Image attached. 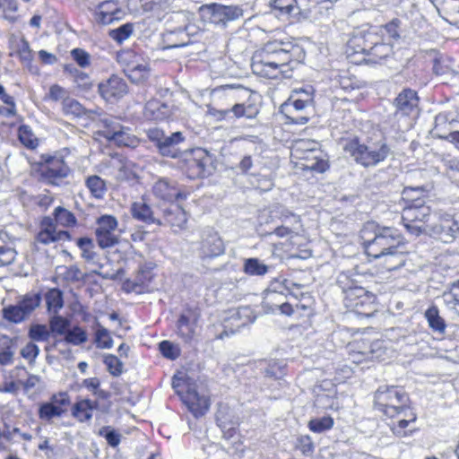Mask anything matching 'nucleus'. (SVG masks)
Segmentation results:
<instances>
[{
	"instance_id": "nucleus-15",
	"label": "nucleus",
	"mask_w": 459,
	"mask_h": 459,
	"mask_svg": "<svg viewBox=\"0 0 459 459\" xmlns=\"http://www.w3.org/2000/svg\"><path fill=\"white\" fill-rule=\"evenodd\" d=\"M100 95L108 102H114L123 98L128 91L125 80L117 75H112L108 80L99 83Z\"/></svg>"
},
{
	"instance_id": "nucleus-52",
	"label": "nucleus",
	"mask_w": 459,
	"mask_h": 459,
	"mask_svg": "<svg viewBox=\"0 0 459 459\" xmlns=\"http://www.w3.org/2000/svg\"><path fill=\"white\" fill-rule=\"evenodd\" d=\"M50 330L46 325H32L29 330V337L33 342H46L50 337Z\"/></svg>"
},
{
	"instance_id": "nucleus-27",
	"label": "nucleus",
	"mask_w": 459,
	"mask_h": 459,
	"mask_svg": "<svg viewBox=\"0 0 459 459\" xmlns=\"http://www.w3.org/2000/svg\"><path fill=\"white\" fill-rule=\"evenodd\" d=\"M131 213L134 219L141 221L146 224H162L160 219L155 218L152 208L143 200L132 204Z\"/></svg>"
},
{
	"instance_id": "nucleus-8",
	"label": "nucleus",
	"mask_w": 459,
	"mask_h": 459,
	"mask_svg": "<svg viewBox=\"0 0 459 459\" xmlns=\"http://www.w3.org/2000/svg\"><path fill=\"white\" fill-rule=\"evenodd\" d=\"M172 387L195 418L204 415L209 410V398L199 394L195 387L186 384V379L174 377Z\"/></svg>"
},
{
	"instance_id": "nucleus-51",
	"label": "nucleus",
	"mask_w": 459,
	"mask_h": 459,
	"mask_svg": "<svg viewBox=\"0 0 459 459\" xmlns=\"http://www.w3.org/2000/svg\"><path fill=\"white\" fill-rule=\"evenodd\" d=\"M65 71L69 72L74 76V81L77 86L82 90H89L92 86V82L86 73L78 70L75 67H65Z\"/></svg>"
},
{
	"instance_id": "nucleus-58",
	"label": "nucleus",
	"mask_w": 459,
	"mask_h": 459,
	"mask_svg": "<svg viewBox=\"0 0 459 459\" xmlns=\"http://www.w3.org/2000/svg\"><path fill=\"white\" fill-rule=\"evenodd\" d=\"M100 435L103 436L112 447L117 446L121 440V435L110 427H103L100 430Z\"/></svg>"
},
{
	"instance_id": "nucleus-33",
	"label": "nucleus",
	"mask_w": 459,
	"mask_h": 459,
	"mask_svg": "<svg viewBox=\"0 0 459 459\" xmlns=\"http://www.w3.org/2000/svg\"><path fill=\"white\" fill-rule=\"evenodd\" d=\"M177 333L186 343H191L195 335V319L187 314L180 315L177 323Z\"/></svg>"
},
{
	"instance_id": "nucleus-57",
	"label": "nucleus",
	"mask_w": 459,
	"mask_h": 459,
	"mask_svg": "<svg viewBox=\"0 0 459 459\" xmlns=\"http://www.w3.org/2000/svg\"><path fill=\"white\" fill-rule=\"evenodd\" d=\"M104 363L111 375L118 377L122 374L123 363L115 355L109 354L105 356Z\"/></svg>"
},
{
	"instance_id": "nucleus-21",
	"label": "nucleus",
	"mask_w": 459,
	"mask_h": 459,
	"mask_svg": "<svg viewBox=\"0 0 459 459\" xmlns=\"http://www.w3.org/2000/svg\"><path fill=\"white\" fill-rule=\"evenodd\" d=\"M55 225L54 219L50 216H45L41 219L39 223V230L36 234L32 243L33 248L39 250V245H49L56 243L55 240Z\"/></svg>"
},
{
	"instance_id": "nucleus-37",
	"label": "nucleus",
	"mask_w": 459,
	"mask_h": 459,
	"mask_svg": "<svg viewBox=\"0 0 459 459\" xmlns=\"http://www.w3.org/2000/svg\"><path fill=\"white\" fill-rule=\"evenodd\" d=\"M447 309L459 315V280L450 285V289L445 291L441 297Z\"/></svg>"
},
{
	"instance_id": "nucleus-28",
	"label": "nucleus",
	"mask_w": 459,
	"mask_h": 459,
	"mask_svg": "<svg viewBox=\"0 0 459 459\" xmlns=\"http://www.w3.org/2000/svg\"><path fill=\"white\" fill-rule=\"evenodd\" d=\"M291 287L300 288L301 285L289 281L286 279L281 280L279 278H275L270 282L266 290V299L269 301H274L278 299V297L280 296H286L287 292L290 293Z\"/></svg>"
},
{
	"instance_id": "nucleus-35",
	"label": "nucleus",
	"mask_w": 459,
	"mask_h": 459,
	"mask_svg": "<svg viewBox=\"0 0 459 459\" xmlns=\"http://www.w3.org/2000/svg\"><path fill=\"white\" fill-rule=\"evenodd\" d=\"M400 248H395L390 252L383 255L379 259H382V265L387 271H394L401 268L405 264V255L404 253Z\"/></svg>"
},
{
	"instance_id": "nucleus-64",
	"label": "nucleus",
	"mask_w": 459,
	"mask_h": 459,
	"mask_svg": "<svg viewBox=\"0 0 459 459\" xmlns=\"http://www.w3.org/2000/svg\"><path fill=\"white\" fill-rule=\"evenodd\" d=\"M39 353V348L34 342L27 343L21 351V355L28 359L33 361Z\"/></svg>"
},
{
	"instance_id": "nucleus-13",
	"label": "nucleus",
	"mask_w": 459,
	"mask_h": 459,
	"mask_svg": "<svg viewBox=\"0 0 459 459\" xmlns=\"http://www.w3.org/2000/svg\"><path fill=\"white\" fill-rule=\"evenodd\" d=\"M428 230L442 242L450 243L459 234V221L454 214L439 211L438 221L429 225Z\"/></svg>"
},
{
	"instance_id": "nucleus-32",
	"label": "nucleus",
	"mask_w": 459,
	"mask_h": 459,
	"mask_svg": "<svg viewBox=\"0 0 459 459\" xmlns=\"http://www.w3.org/2000/svg\"><path fill=\"white\" fill-rule=\"evenodd\" d=\"M153 194L163 200L173 201L181 197V193L167 178H160L152 187Z\"/></svg>"
},
{
	"instance_id": "nucleus-16",
	"label": "nucleus",
	"mask_w": 459,
	"mask_h": 459,
	"mask_svg": "<svg viewBox=\"0 0 459 459\" xmlns=\"http://www.w3.org/2000/svg\"><path fill=\"white\" fill-rule=\"evenodd\" d=\"M134 57V53L127 51L118 54L117 60L125 64L124 72L129 80L134 83H140L146 81L150 75V69L146 65L134 64L131 59Z\"/></svg>"
},
{
	"instance_id": "nucleus-9",
	"label": "nucleus",
	"mask_w": 459,
	"mask_h": 459,
	"mask_svg": "<svg viewBox=\"0 0 459 459\" xmlns=\"http://www.w3.org/2000/svg\"><path fill=\"white\" fill-rule=\"evenodd\" d=\"M179 167L189 178H205L212 173V158L204 150L186 153Z\"/></svg>"
},
{
	"instance_id": "nucleus-45",
	"label": "nucleus",
	"mask_w": 459,
	"mask_h": 459,
	"mask_svg": "<svg viewBox=\"0 0 459 459\" xmlns=\"http://www.w3.org/2000/svg\"><path fill=\"white\" fill-rule=\"evenodd\" d=\"M96 332H95V343L98 348L110 349L113 346V340L107 328L102 326L100 323L96 320Z\"/></svg>"
},
{
	"instance_id": "nucleus-41",
	"label": "nucleus",
	"mask_w": 459,
	"mask_h": 459,
	"mask_svg": "<svg viewBox=\"0 0 459 459\" xmlns=\"http://www.w3.org/2000/svg\"><path fill=\"white\" fill-rule=\"evenodd\" d=\"M13 341L5 334H0V364L9 365L13 358Z\"/></svg>"
},
{
	"instance_id": "nucleus-60",
	"label": "nucleus",
	"mask_w": 459,
	"mask_h": 459,
	"mask_svg": "<svg viewBox=\"0 0 459 459\" xmlns=\"http://www.w3.org/2000/svg\"><path fill=\"white\" fill-rule=\"evenodd\" d=\"M63 275L64 279L69 282H78L84 279L82 272L77 265L66 267Z\"/></svg>"
},
{
	"instance_id": "nucleus-55",
	"label": "nucleus",
	"mask_w": 459,
	"mask_h": 459,
	"mask_svg": "<svg viewBox=\"0 0 459 459\" xmlns=\"http://www.w3.org/2000/svg\"><path fill=\"white\" fill-rule=\"evenodd\" d=\"M3 316L9 322L18 324L26 318L24 312L22 311L18 305L9 306L3 309Z\"/></svg>"
},
{
	"instance_id": "nucleus-61",
	"label": "nucleus",
	"mask_w": 459,
	"mask_h": 459,
	"mask_svg": "<svg viewBox=\"0 0 459 459\" xmlns=\"http://www.w3.org/2000/svg\"><path fill=\"white\" fill-rule=\"evenodd\" d=\"M49 403H51L58 410L63 411V414L66 411V407L70 404L69 395L66 393H59L52 395Z\"/></svg>"
},
{
	"instance_id": "nucleus-11",
	"label": "nucleus",
	"mask_w": 459,
	"mask_h": 459,
	"mask_svg": "<svg viewBox=\"0 0 459 459\" xmlns=\"http://www.w3.org/2000/svg\"><path fill=\"white\" fill-rule=\"evenodd\" d=\"M71 169L62 157H49L41 168V178L48 185L61 186L71 174Z\"/></svg>"
},
{
	"instance_id": "nucleus-14",
	"label": "nucleus",
	"mask_w": 459,
	"mask_h": 459,
	"mask_svg": "<svg viewBox=\"0 0 459 459\" xmlns=\"http://www.w3.org/2000/svg\"><path fill=\"white\" fill-rule=\"evenodd\" d=\"M378 39L377 33L374 31L373 28L367 30L355 31L347 43V55L351 56L355 54H363L366 56L371 44H376V39Z\"/></svg>"
},
{
	"instance_id": "nucleus-54",
	"label": "nucleus",
	"mask_w": 459,
	"mask_h": 459,
	"mask_svg": "<svg viewBox=\"0 0 459 459\" xmlns=\"http://www.w3.org/2000/svg\"><path fill=\"white\" fill-rule=\"evenodd\" d=\"M63 415V411L58 410L51 403H44L39 406V417L41 420L50 421L53 418L60 417Z\"/></svg>"
},
{
	"instance_id": "nucleus-5",
	"label": "nucleus",
	"mask_w": 459,
	"mask_h": 459,
	"mask_svg": "<svg viewBox=\"0 0 459 459\" xmlns=\"http://www.w3.org/2000/svg\"><path fill=\"white\" fill-rule=\"evenodd\" d=\"M344 150L357 163L366 168L376 166L385 160L390 152L385 143L366 145L358 141H351L345 145Z\"/></svg>"
},
{
	"instance_id": "nucleus-30",
	"label": "nucleus",
	"mask_w": 459,
	"mask_h": 459,
	"mask_svg": "<svg viewBox=\"0 0 459 459\" xmlns=\"http://www.w3.org/2000/svg\"><path fill=\"white\" fill-rule=\"evenodd\" d=\"M62 111L65 116L74 118H79L84 116L92 118V116L97 114V110L85 108L78 100L71 97L64 100Z\"/></svg>"
},
{
	"instance_id": "nucleus-3",
	"label": "nucleus",
	"mask_w": 459,
	"mask_h": 459,
	"mask_svg": "<svg viewBox=\"0 0 459 459\" xmlns=\"http://www.w3.org/2000/svg\"><path fill=\"white\" fill-rule=\"evenodd\" d=\"M360 238L366 254L375 259L403 247V238L396 230L388 227L379 228L373 222H368L363 226Z\"/></svg>"
},
{
	"instance_id": "nucleus-49",
	"label": "nucleus",
	"mask_w": 459,
	"mask_h": 459,
	"mask_svg": "<svg viewBox=\"0 0 459 459\" xmlns=\"http://www.w3.org/2000/svg\"><path fill=\"white\" fill-rule=\"evenodd\" d=\"M100 124L103 129L99 131V134L107 140L111 138L110 134L119 132V130H122L123 127V126L113 117L101 118L100 120Z\"/></svg>"
},
{
	"instance_id": "nucleus-44",
	"label": "nucleus",
	"mask_w": 459,
	"mask_h": 459,
	"mask_svg": "<svg viewBox=\"0 0 459 459\" xmlns=\"http://www.w3.org/2000/svg\"><path fill=\"white\" fill-rule=\"evenodd\" d=\"M64 341L66 343L78 346L85 343L88 341V335L85 330L81 326L75 325L69 328L64 336Z\"/></svg>"
},
{
	"instance_id": "nucleus-12",
	"label": "nucleus",
	"mask_w": 459,
	"mask_h": 459,
	"mask_svg": "<svg viewBox=\"0 0 459 459\" xmlns=\"http://www.w3.org/2000/svg\"><path fill=\"white\" fill-rule=\"evenodd\" d=\"M117 225V220L112 215H102L97 219L95 236L100 248L105 249L118 244L119 237L115 233Z\"/></svg>"
},
{
	"instance_id": "nucleus-63",
	"label": "nucleus",
	"mask_w": 459,
	"mask_h": 459,
	"mask_svg": "<svg viewBox=\"0 0 459 459\" xmlns=\"http://www.w3.org/2000/svg\"><path fill=\"white\" fill-rule=\"evenodd\" d=\"M74 60L81 66L87 67L90 65V55L82 48H74L71 52Z\"/></svg>"
},
{
	"instance_id": "nucleus-29",
	"label": "nucleus",
	"mask_w": 459,
	"mask_h": 459,
	"mask_svg": "<svg viewBox=\"0 0 459 459\" xmlns=\"http://www.w3.org/2000/svg\"><path fill=\"white\" fill-rule=\"evenodd\" d=\"M98 406V402H93L89 399L80 400L73 405L71 413L79 422H87L91 420L92 411L97 409Z\"/></svg>"
},
{
	"instance_id": "nucleus-31",
	"label": "nucleus",
	"mask_w": 459,
	"mask_h": 459,
	"mask_svg": "<svg viewBox=\"0 0 459 459\" xmlns=\"http://www.w3.org/2000/svg\"><path fill=\"white\" fill-rule=\"evenodd\" d=\"M76 245L80 248L81 256L85 262L97 265L100 269L102 267L100 262V255L95 251V245L91 238L86 237L80 238L77 239Z\"/></svg>"
},
{
	"instance_id": "nucleus-48",
	"label": "nucleus",
	"mask_w": 459,
	"mask_h": 459,
	"mask_svg": "<svg viewBox=\"0 0 459 459\" xmlns=\"http://www.w3.org/2000/svg\"><path fill=\"white\" fill-rule=\"evenodd\" d=\"M401 22L398 19H393L384 26L374 27V31L384 39L386 34L390 39H397L400 38L399 28Z\"/></svg>"
},
{
	"instance_id": "nucleus-59",
	"label": "nucleus",
	"mask_w": 459,
	"mask_h": 459,
	"mask_svg": "<svg viewBox=\"0 0 459 459\" xmlns=\"http://www.w3.org/2000/svg\"><path fill=\"white\" fill-rule=\"evenodd\" d=\"M48 97L53 101H62L63 104L64 100L68 99L70 96L65 88L58 84H54L49 88Z\"/></svg>"
},
{
	"instance_id": "nucleus-26",
	"label": "nucleus",
	"mask_w": 459,
	"mask_h": 459,
	"mask_svg": "<svg viewBox=\"0 0 459 459\" xmlns=\"http://www.w3.org/2000/svg\"><path fill=\"white\" fill-rule=\"evenodd\" d=\"M10 48L17 55L20 60L26 65L32 61L33 55L29 42L22 36L11 35L9 39Z\"/></svg>"
},
{
	"instance_id": "nucleus-18",
	"label": "nucleus",
	"mask_w": 459,
	"mask_h": 459,
	"mask_svg": "<svg viewBox=\"0 0 459 459\" xmlns=\"http://www.w3.org/2000/svg\"><path fill=\"white\" fill-rule=\"evenodd\" d=\"M200 249L203 256L214 257L223 254L224 245L218 233L208 229L202 234Z\"/></svg>"
},
{
	"instance_id": "nucleus-47",
	"label": "nucleus",
	"mask_w": 459,
	"mask_h": 459,
	"mask_svg": "<svg viewBox=\"0 0 459 459\" xmlns=\"http://www.w3.org/2000/svg\"><path fill=\"white\" fill-rule=\"evenodd\" d=\"M70 326V321L58 316L57 314H54L49 319V330L50 333L55 335H64L66 333L67 330Z\"/></svg>"
},
{
	"instance_id": "nucleus-17",
	"label": "nucleus",
	"mask_w": 459,
	"mask_h": 459,
	"mask_svg": "<svg viewBox=\"0 0 459 459\" xmlns=\"http://www.w3.org/2000/svg\"><path fill=\"white\" fill-rule=\"evenodd\" d=\"M208 10L211 13V21L215 24L225 25L228 22L238 19L243 15V11L237 5H223L212 4Z\"/></svg>"
},
{
	"instance_id": "nucleus-34",
	"label": "nucleus",
	"mask_w": 459,
	"mask_h": 459,
	"mask_svg": "<svg viewBox=\"0 0 459 459\" xmlns=\"http://www.w3.org/2000/svg\"><path fill=\"white\" fill-rule=\"evenodd\" d=\"M424 316L428 322L431 331L438 335H445L446 331V323L440 316L437 306H430L424 313Z\"/></svg>"
},
{
	"instance_id": "nucleus-1",
	"label": "nucleus",
	"mask_w": 459,
	"mask_h": 459,
	"mask_svg": "<svg viewBox=\"0 0 459 459\" xmlns=\"http://www.w3.org/2000/svg\"><path fill=\"white\" fill-rule=\"evenodd\" d=\"M409 396L399 386L382 385L375 393V408L386 417L395 420L390 424L393 433L399 437L407 435V427L416 420L408 407Z\"/></svg>"
},
{
	"instance_id": "nucleus-56",
	"label": "nucleus",
	"mask_w": 459,
	"mask_h": 459,
	"mask_svg": "<svg viewBox=\"0 0 459 459\" xmlns=\"http://www.w3.org/2000/svg\"><path fill=\"white\" fill-rule=\"evenodd\" d=\"M133 32V24L126 23L120 26L117 29L111 30L109 31V36L116 41L122 43L124 40L127 39Z\"/></svg>"
},
{
	"instance_id": "nucleus-4",
	"label": "nucleus",
	"mask_w": 459,
	"mask_h": 459,
	"mask_svg": "<svg viewBox=\"0 0 459 459\" xmlns=\"http://www.w3.org/2000/svg\"><path fill=\"white\" fill-rule=\"evenodd\" d=\"M290 156L303 169L323 173L328 169V162L320 150L318 142L310 139H298L292 143Z\"/></svg>"
},
{
	"instance_id": "nucleus-25",
	"label": "nucleus",
	"mask_w": 459,
	"mask_h": 459,
	"mask_svg": "<svg viewBox=\"0 0 459 459\" xmlns=\"http://www.w3.org/2000/svg\"><path fill=\"white\" fill-rule=\"evenodd\" d=\"M184 140L185 137L180 132H175L170 135H165L157 149L162 156L177 158L179 154L178 145Z\"/></svg>"
},
{
	"instance_id": "nucleus-53",
	"label": "nucleus",
	"mask_w": 459,
	"mask_h": 459,
	"mask_svg": "<svg viewBox=\"0 0 459 459\" xmlns=\"http://www.w3.org/2000/svg\"><path fill=\"white\" fill-rule=\"evenodd\" d=\"M40 297L38 294L25 296L17 305L20 307L26 317L39 306Z\"/></svg>"
},
{
	"instance_id": "nucleus-38",
	"label": "nucleus",
	"mask_w": 459,
	"mask_h": 459,
	"mask_svg": "<svg viewBox=\"0 0 459 459\" xmlns=\"http://www.w3.org/2000/svg\"><path fill=\"white\" fill-rule=\"evenodd\" d=\"M52 219H54L56 226L60 225L65 228H70L77 225L75 215L71 211L62 206L55 208Z\"/></svg>"
},
{
	"instance_id": "nucleus-24",
	"label": "nucleus",
	"mask_w": 459,
	"mask_h": 459,
	"mask_svg": "<svg viewBox=\"0 0 459 459\" xmlns=\"http://www.w3.org/2000/svg\"><path fill=\"white\" fill-rule=\"evenodd\" d=\"M392 53V46L388 42H384V39L378 35L376 39V44H371L363 61L366 63L377 64L385 57L389 56Z\"/></svg>"
},
{
	"instance_id": "nucleus-62",
	"label": "nucleus",
	"mask_w": 459,
	"mask_h": 459,
	"mask_svg": "<svg viewBox=\"0 0 459 459\" xmlns=\"http://www.w3.org/2000/svg\"><path fill=\"white\" fill-rule=\"evenodd\" d=\"M0 6L4 13V18L14 22L16 18L13 15H9L7 13H14L18 10V4L16 0H0Z\"/></svg>"
},
{
	"instance_id": "nucleus-10",
	"label": "nucleus",
	"mask_w": 459,
	"mask_h": 459,
	"mask_svg": "<svg viewBox=\"0 0 459 459\" xmlns=\"http://www.w3.org/2000/svg\"><path fill=\"white\" fill-rule=\"evenodd\" d=\"M359 275L353 271L342 272L337 276L336 283L342 290L345 294V299L348 301L347 306L359 308L363 304L364 299H368L367 290L359 286Z\"/></svg>"
},
{
	"instance_id": "nucleus-46",
	"label": "nucleus",
	"mask_w": 459,
	"mask_h": 459,
	"mask_svg": "<svg viewBox=\"0 0 459 459\" xmlns=\"http://www.w3.org/2000/svg\"><path fill=\"white\" fill-rule=\"evenodd\" d=\"M110 135L111 138L108 141L113 142L118 146H133L136 142L135 137L131 134L130 129L125 126H123L122 130H119V132L113 133V134Z\"/></svg>"
},
{
	"instance_id": "nucleus-36",
	"label": "nucleus",
	"mask_w": 459,
	"mask_h": 459,
	"mask_svg": "<svg viewBox=\"0 0 459 459\" xmlns=\"http://www.w3.org/2000/svg\"><path fill=\"white\" fill-rule=\"evenodd\" d=\"M271 6L281 17L290 18L299 13L297 0H271Z\"/></svg>"
},
{
	"instance_id": "nucleus-6",
	"label": "nucleus",
	"mask_w": 459,
	"mask_h": 459,
	"mask_svg": "<svg viewBox=\"0 0 459 459\" xmlns=\"http://www.w3.org/2000/svg\"><path fill=\"white\" fill-rule=\"evenodd\" d=\"M429 216L430 208L424 204L422 198L418 197L412 199V204L403 208L402 221L403 226L411 234L419 236L428 230L429 224L427 222Z\"/></svg>"
},
{
	"instance_id": "nucleus-50",
	"label": "nucleus",
	"mask_w": 459,
	"mask_h": 459,
	"mask_svg": "<svg viewBox=\"0 0 459 459\" xmlns=\"http://www.w3.org/2000/svg\"><path fill=\"white\" fill-rule=\"evenodd\" d=\"M333 426V420L330 416H323L315 418L309 420L308 428L315 433H322L332 429Z\"/></svg>"
},
{
	"instance_id": "nucleus-42",
	"label": "nucleus",
	"mask_w": 459,
	"mask_h": 459,
	"mask_svg": "<svg viewBox=\"0 0 459 459\" xmlns=\"http://www.w3.org/2000/svg\"><path fill=\"white\" fill-rule=\"evenodd\" d=\"M46 304L49 313L57 314L64 306L63 293L58 289H51L45 295Z\"/></svg>"
},
{
	"instance_id": "nucleus-7",
	"label": "nucleus",
	"mask_w": 459,
	"mask_h": 459,
	"mask_svg": "<svg viewBox=\"0 0 459 459\" xmlns=\"http://www.w3.org/2000/svg\"><path fill=\"white\" fill-rule=\"evenodd\" d=\"M303 93L305 98L300 93H292L280 107V112L291 124L304 125L309 119L307 109L312 106L313 96L309 91H304Z\"/></svg>"
},
{
	"instance_id": "nucleus-43",
	"label": "nucleus",
	"mask_w": 459,
	"mask_h": 459,
	"mask_svg": "<svg viewBox=\"0 0 459 459\" xmlns=\"http://www.w3.org/2000/svg\"><path fill=\"white\" fill-rule=\"evenodd\" d=\"M85 185L91 195L97 199H101L106 192L105 181L97 175L90 176L85 180Z\"/></svg>"
},
{
	"instance_id": "nucleus-40",
	"label": "nucleus",
	"mask_w": 459,
	"mask_h": 459,
	"mask_svg": "<svg viewBox=\"0 0 459 459\" xmlns=\"http://www.w3.org/2000/svg\"><path fill=\"white\" fill-rule=\"evenodd\" d=\"M269 269L270 266L255 257L245 259L243 264V272L249 276H264Z\"/></svg>"
},
{
	"instance_id": "nucleus-23",
	"label": "nucleus",
	"mask_w": 459,
	"mask_h": 459,
	"mask_svg": "<svg viewBox=\"0 0 459 459\" xmlns=\"http://www.w3.org/2000/svg\"><path fill=\"white\" fill-rule=\"evenodd\" d=\"M212 114L221 120L239 117L252 118L257 114V109L252 105L235 104L230 109L214 110Z\"/></svg>"
},
{
	"instance_id": "nucleus-39",
	"label": "nucleus",
	"mask_w": 459,
	"mask_h": 459,
	"mask_svg": "<svg viewBox=\"0 0 459 459\" xmlns=\"http://www.w3.org/2000/svg\"><path fill=\"white\" fill-rule=\"evenodd\" d=\"M7 238L8 235L0 230V266L11 264L16 258L15 249L5 243Z\"/></svg>"
},
{
	"instance_id": "nucleus-20",
	"label": "nucleus",
	"mask_w": 459,
	"mask_h": 459,
	"mask_svg": "<svg viewBox=\"0 0 459 459\" xmlns=\"http://www.w3.org/2000/svg\"><path fill=\"white\" fill-rule=\"evenodd\" d=\"M122 16L123 12L118 7V4L112 0L100 4L95 13L97 22L104 25L119 21L122 19Z\"/></svg>"
},
{
	"instance_id": "nucleus-22",
	"label": "nucleus",
	"mask_w": 459,
	"mask_h": 459,
	"mask_svg": "<svg viewBox=\"0 0 459 459\" xmlns=\"http://www.w3.org/2000/svg\"><path fill=\"white\" fill-rule=\"evenodd\" d=\"M186 221V212L180 206L173 204L164 210L161 225H168L177 232L185 228Z\"/></svg>"
},
{
	"instance_id": "nucleus-2",
	"label": "nucleus",
	"mask_w": 459,
	"mask_h": 459,
	"mask_svg": "<svg viewBox=\"0 0 459 459\" xmlns=\"http://www.w3.org/2000/svg\"><path fill=\"white\" fill-rule=\"evenodd\" d=\"M289 44L281 41L267 42L255 52L251 68L254 74L269 79L290 78L293 67L292 54Z\"/></svg>"
},
{
	"instance_id": "nucleus-19",
	"label": "nucleus",
	"mask_w": 459,
	"mask_h": 459,
	"mask_svg": "<svg viewBox=\"0 0 459 459\" xmlns=\"http://www.w3.org/2000/svg\"><path fill=\"white\" fill-rule=\"evenodd\" d=\"M419 98L417 92L411 89H404L394 100L396 113L402 116H410L418 113Z\"/></svg>"
}]
</instances>
